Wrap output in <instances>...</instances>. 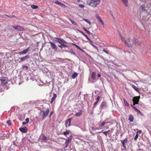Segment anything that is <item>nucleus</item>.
I'll use <instances>...</instances> for the list:
<instances>
[{
  "instance_id": "nucleus-43",
  "label": "nucleus",
  "mask_w": 151,
  "mask_h": 151,
  "mask_svg": "<svg viewBox=\"0 0 151 151\" xmlns=\"http://www.w3.org/2000/svg\"><path fill=\"white\" fill-rule=\"evenodd\" d=\"M102 51L105 52L107 54H109V52H108V51H106V50H105V49H103L102 50Z\"/></svg>"
},
{
  "instance_id": "nucleus-32",
  "label": "nucleus",
  "mask_w": 151,
  "mask_h": 151,
  "mask_svg": "<svg viewBox=\"0 0 151 151\" xmlns=\"http://www.w3.org/2000/svg\"><path fill=\"white\" fill-rule=\"evenodd\" d=\"M70 132V131L69 130H68L66 131L65 132H63V134L64 135H65L68 134Z\"/></svg>"
},
{
  "instance_id": "nucleus-61",
  "label": "nucleus",
  "mask_w": 151,
  "mask_h": 151,
  "mask_svg": "<svg viewBox=\"0 0 151 151\" xmlns=\"http://www.w3.org/2000/svg\"><path fill=\"white\" fill-rule=\"evenodd\" d=\"M139 133H142V132L141 130H139Z\"/></svg>"
},
{
  "instance_id": "nucleus-36",
  "label": "nucleus",
  "mask_w": 151,
  "mask_h": 151,
  "mask_svg": "<svg viewBox=\"0 0 151 151\" xmlns=\"http://www.w3.org/2000/svg\"><path fill=\"white\" fill-rule=\"evenodd\" d=\"M124 103L125 106H129V104L125 100H124Z\"/></svg>"
},
{
  "instance_id": "nucleus-24",
  "label": "nucleus",
  "mask_w": 151,
  "mask_h": 151,
  "mask_svg": "<svg viewBox=\"0 0 151 151\" xmlns=\"http://www.w3.org/2000/svg\"><path fill=\"white\" fill-rule=\"evenodd\" d=\"M131 86L132 87L137 91H139V89L137 87L135 86L134 85H132Z\"/></svg>"
},
{
  "instance_id": "nucleus-47",
  "label": "nucleus",
  "mask_w": 151,
  "mask_h": 151,
  "mask_svg": "<svg viewBox=\"0 0 151 151\" xmlns=\"http://www.w3.org/2000/svg\"><path fill=\"white\" fill-rule=\"evenodd\" d=\"M79 7L81 8H83L84 7V6L83 4H81L79 5Z\"/></svg>"
},
{
  "instance_id": "nucleus-42",
  "label": "nucleus",
  "mask_w": 151,
  "mask_h": 151,
  "mask_svg": "<svg viewBox=\"0 0 151 151\" xmlns=\"http://www.w3.org/2000/svg\"><path fill=\"white\" fill-rule=\"evenodd\" d=\"M92 37H93L95 39H96L97 38V36L95 35H93L92 34V35H91Z\"/></svg>"
},
{
  "instance_id": "nucleus-64",
  "label": "nucleus",
  "mask_w": 151,
  "mask_h": 151,
  "mask_svg": "<svg viewBox=\"0 0 151 151\" xmlns=\"http://www.w3.org/2000/svg\"><path fill=\"white\" fill-rule=\"evenodd\" d=\"M109 131H110L109 130L108 131H106V132H108V133Z\"/></svg>"
},
{
  "instance_id": "nucleus-50",
  "label": "nucleus",
  "mask_w": 151,
  "mask_h": 151,
  "mask_svg": "<svg viewBox=\"0 0 151 151\" xmlns=\"http://www.w3.org/2000/svg\"><path fill=\"white\" fill-rule=\"evenodd\" d=\"M133 108L134 109V110L136 111L137 109H138L136 107H134V106H133Z\"/></svg>"
},
{
  "instance_id": "nucleus-49",
  "label": "nucleus",
  "mask_w": 151,
  "mask_h": 151,
  "mask_svg": "<svg viewBox=\"0 0 151 151\" xmlns=\"http://www.w3.org/2000/svg\"><path fill=\"white\" fill-rule=\"evenodd\" d=\"M75 47L78 49L80 50V49H81V48L78 46V45H75Z\"/></svg>"
},
{
  "instance_id": "nucleus-13",
  "label": "nucleus",
  "mask_w": 151,
  "mask_h": 151,
  "mask_svg": "<svg viewBox=\"0 0 151 151\" xmlns=\"http://www.w3.org/2000/svg\"><path fill=\"white\" fill-rule=\"evenodd\" d=\"M29 58V56L28 55H27L23 58H20L19 59L20 60V61H19V63H20L22 61H24L25 60H26Z\"/></svg>"
},
{
  "instance_id": "nucleus-11",
  "label": "nucleus",
  "mask_w": 151,
  "mask_h": 151,
  "mask_svg": "<svg viewBox=\"0 0 151 151\" xmlns=\"http://www.w3.org/2000/svg\"><path fill=\"white\" fill-rule=\"evenodd\" d=\"M19 130L22 133H26L27 131V128L26 127H20L19 128Z\"/></svg>"
},
{
  "instance_id": "nucleus-27",
  "label": "nucleus",
  "mask_w": 151,
  "mask_h": 151,
  "mask_svg": "<svg viewBox=\"0 0 151 151\" xmlns=\"http://www.w3.org/2000/svg\"><path fill=\"white\" fill-rule=\"evenodd\" d=\"M55 3L57 4H58L60 6H65L63 5V4L61 2H59L58 1H55Z\"/></svg>"
},
{
  "instance_id": "nucleus-45",
  "label": "nucleus",
  "mask_w": 151,
  "mask_h": 151,
  "mask_svg": "<svg viewBox=\"0 0 151 151\" xmlns=\"http://www.w3.org/2000/svg\"><path fill=\"white\" fill-rule=\"evenodd\" d=\"M7 123L9 125H11V122L10 120H8L7 121Z\"/></svg>"
},
{
  "instance_id": "nucleus-40",
  "label": "nucleus",
  "mask_w": 151,
  "mask_h": 151,
  "mask_svg": "<svg viewBox=\"0 0 151 151\" xmlns=\"http://www.w3.org/2000/svg\"><path fill=\"white\" fill-rule=\"evenodd\" d=\"M98 103V102H96V101L94 103L93 105V106L92 107V108H95V107L96 106L97 104Z\"/></svg>"
},
{
  "instance_id": "nucleus-17",
  "label": "nucleus",
  "mask_w": 151,
  "mask_h": 151,
  "mask_svg": "<svg viewBox=\"0 0 151 151\" xmlns=\"http://www.w3.org/2000/svg\"><path fill=\"white\" fill-rule=\"evenodd\" d=\"M134 40V44L135 45H140L139 42L138 41V40L136 39L135 38H133Z\"/></svg>"
},
{
  "instance_id": "nucleus-57",
  "label": "nucleus",
  "mask_w": 151,
  "mask_h": 151,
  "mask_svg": "<svg viewBox=\"0 0 151 151\" xmlns=\"http://www.w3.org/2000/svg\"><path fill=\"white\" fill-rule=\"evenodd\" d=\"M100 58L104 60V58L102 56H101Z\"/></svg>"
},
{
  "instance_id": "nucleus-53",
  "label": "nucleus",
  "mask_w": 151,
  "mask_h": 151,
  "mask_svg": "<svg viewBox=\"0 0 151 151\" xmlns=\"http://www.w3.org/2000/svg\"><path fill=\"white\" fill-rule=\"evenodd\" d=\"M27 123L26 122H23L22 123V124L23 125H25Z\"/></svg>"
},
{
  "instance_id": "nucleus-59",
  "label": "nucleus",
  "mask_w": 151,
  "mask_h": 151,
  "mask_svg": "<svg viewBox=\"0 0 151 151\" xmlns=\"http://www.w3.org/2000/svg\"><path fill=\"white\" fill-rule=\"evenodd\" d=\"M58 46L60 47L61 49H62V47L61 45H58Z\"/></svg>"
},
{
  "instance_id": "nucleus-34",
  "label": "nucleus",
  "mask_w": 151,
  "mask_h": 151,
  "mask_svg": "<svg viewBox=\"0 0 151 151\" xmlns=\"http://www.w3.org/2000/svg\"><path fill=\"white\" fill-rule=\"evenodd\" d=\"M70 21L73 24L75 25H77V23L75 22L73 20L70 19Z\"/></svg>"
},
{
  "instance_id": "nucleus-63",
  "label": "nucleus",
  "mask_w": 151,
  "mask_h": 151,
  "mask_svg": "<svg viewBox=\"0 0 151 151\" xmlns=\"http://www.w3.org/2000/svg\"><path fill=\"white\" fill-rule=\"evenodd\" d=\"M1 147L0 146V151H1Z\"/></svg>"
},
{
  "instance_id": "nucleus-48",
  "label": "nucleus",
  "mask_w": 151,
  "mask_h": 151,
  "mask_svg": "<svg viewBox=\"0 0 151 151\" xmlns=\"http://www.w3.org/2000/svg\"><path fill=\"white\" fill-rule=\"evenodd\" d=\"M26 122L27 123L29 122V119L28 118H27L25 119Z\"/></svg>"
},
{
  "instance_id": "nucleus-20",
  "label": "nucleus",
  "mask_w": 151,
  "mask_h": 151,
  "mask_svg": "<svg viewBox=\"0 0 151 151\" xmlns=\"http://www.w3.org/2000/svg\"><path fill=\"white\" fill-rule=\"evenodd\" d=\"M128 120L130 121V122H133L134 120V117L133 115H130L129 116Z\"/></svg>"
},
{
  "instance_id": "nucleus-55",
  "label": "nucleus",
  "mask_w": 151,
  "mask_h": 151,
  "mask_svg": "<svg viewBox=\"0 0 151 151\" xmlns=\"http://www.w3.org/2000/svg\"><path fill=\"white\" fill-rule=\"evenodd\" d=\"M91 45H92V46L93 47L95 48H96V49H97V47L95 46V45H94L93 44H91Z\"/></svg>"
},
{
  "instance_id": "nucleus-46",
  "label": "nucleus",
  "mask_w": 151,
  "mask_h": 151,
  "mask_svg": "<svg viewBox=\"0 0 151 151\" xmlns=\"http://www.w3.org/2000/svg\"><path fill=\"white\" fill-rule=\"evenodd\" d=\"M102 132L105 134L106 136H107V133H108V132H106V131L105 132H102Z\"/></svg>"
},
{
  "instance_id": "nucleus-3",
  "label": "nucleus",
  "mask_w": 151,
  "mask_h": 151,
  "mask_svg": "<svg viewBox=\"0 0 151 151\" xmlns=\"http://www.w3.org/2000/svg\"><path fill=\"white\" fill-rule=\"evenodd\" d=\"M128 42H126L125 45L129 47H132L134 44L133 39L132 40H130L129 38L127 40Z\"/></svg>"
},
{
  "instance_id": "nucleus-10",
  "label": "nucleus",
  "mask_w": 151,
  "mask_h": 151,
  "mask_svg": "<svg viewBox=\"0 0 151 151\" xmlns=\"http://www.w3.org/2000/svg\"><path fill=\"white\" fill-rule=\"evenodd\" d=\"M30 50L29 47H28L27 49H26L19 52V54L20 55L25 54L27 52L29 51Z\"/></svg>"
},
{
  "instance_id": "nucleus-25",
  "label": "nucleus",
  "mask_w": 151,
  "mask_h": 151,
  "mask_svg": "<svg viewBox=\"0 0 151 151\" xmlns=\"http://www.w3.org/2000/svg\"><path fill=\"white\" fill-rule=\"evenodd\" d=\"M83 29L88 35H92V34L88 30L86 29L85 28H83Z\"/></svg>"
},
{
  "instance_id": "nucleus-29",
  "label": "nucleus",
  "mask_w": 151,
  "mask_h": 151,
  "mask_svg": "<svg viewBox=\"0 0 151 151\" xmlns=\"http://www.w3.org/2000/svg\"><path fill=\"white\" fill-rule=\"evenodd\" d=\"M31 7L33 9H37L38 7L37 6L32 5L31 6Z\"/></svg>"
},
{
  "instance_id": "nucleus-52",
  "label": "nucleus",
  "mask_w": 151,
  "mask_h": 151,
  "mask_svg": "<svg viewBox=\"0 0 151 151\" xmlns=\"http://www.w3.org/2000/svg\"><path fill=\"white\" fill-rule=\"evenodd\" d=\"M7 16L9 17H15L14 16V15H11L10 16H8V15H7Z\"/></svg>"
},
{
  "instance_id": "nucleus-35",
  "label": "nucleus",
  "mask_w": 151,
  "mask_h": 151,
  "mask_svg": "<svg viewBox=\"0 0 151 151\" xmlns=\"http://www.w3.org/2000/svg\"><path fill=\"white\" fill-rule=\"evenodd\" d=\"M121 39L122 41L125 44L127 42L126 40L123 37H121Z\"/></svg>"
},
{
  "instance_id": "nucleus-39",
  "label": "nucleus",
  "mask_w": 151,
  "mask_h": 151,
  "mask_svg": "<svg viewBox=\"0 0 151 151\" xmlns=\"http://www.w3.org/2000/svg\"><path fill=\"white\" fill-rule=\"evenodd\" d=\"M22 68L23 69L25 68L26 70L28 69V66L26 65H23Z\"/></svg>"
},
{
  "instance_id": "nucleus-62",
  "label": "nucleus",
  "mask_w": 151,
  "mask_h": 151,
  "mask_svg": "<svg viewBox=\"0 0 151 151\" xmlns=\"http://www.w3.org/2000/svg\"><path fill=\"white\" fill-rule=\"evenodd\" d=\"M72 44L73 45H74L75 46V45H76V44H74V43H73Z\"/></svg>"
},
{
  "instance_id": "nucleus-22",
  "label": "nucleus",
  "mask_w": 151,
  "mask_h": 151,
  "mask_svg": "<svg viewBox=\"0 0 151 151\" xmlns=\"http://www.w3.org/2000/svg\"><path fill=\"white\" fill-rule=\"evenodd\" d=\"M81 111L80 110L79 112L76 113L75 114V115L76 116H79L81 115Z\"/></svg>"
},
{
  "instance_id": "nucleus-23",
  "label": "nucleus",
  "mask_w": 151,
  "mask_h": 151,
  "mask_svg": "<svg viewBox=\"0 0 151 151\" xmlns=\"http://www.w3.org/2000/svg\"><path fill=\"white\" fill-rule=\"evenodd\" d=\"M78 76V74L76 72H74L72 75V78L75 79Z\"/></svg>"
},
{
  "instance_id": "nucleus-54",
  "label": "nucleus",
  "mask_w": 151,
  "mask_h": 151,
  "mask_svg": "<svg viewBox=\"0 0 151 151\" xmlns=\"http://www.w3.org/2000/svg\"><path fill=\"white\" fill-rule=\"evenodd\" d=\"M71 54H73V55H76V54H75V52H71Z\"/></svg>"
},
{
  "instance_id": "nucleus-28",
  "label": "nucleus",
  "mask_w": 151,
  "mask_h": 151,
  "mask_svg": "<svg viewBox=\"0 0 151 151\" xmlns=\"http://www.w3.org/2000/svg\"><path fill=\"white\" fill-rule=\"evenodd\" d=\"M83 19L86 22L88 23L89 25H91V22L88 19L83 18Z\"/></svg>"
},
{
  "instance_id": "nucleus-7",
  "label": "nucleus",
  "mask_w": 151,
  "mask_h": 151,
  "mask_svg": "<svg viewBox=\"0 0 151 151\" xmlns=\"http://www.w3.org/2000/svg\"><path fill=\"white\" fill-rule=\"evenodd\" d=\"M49 43L50 44L52 48L55 51H57V48L56 44L53 42L51 41H50Z\"/></svg>"
},
{
  "instance_id": "nucleus-15",
  "label": "nucleus",
  "mask_w": 151,
  "mask_h": 151,
  "mask_svg": "<svg viewBox=\"0 0 151 151\" xmlns=\"http://www.w3.org/2000/svg\"><path fill=\"white\" fill-rule=\"evenodd\" d=\"M55 39H56L57 40H58V41H60V42H61L62 43V42L64 43H67V42L65 41L64 40H63V39H61L60 38H58V37H55ZM55 41H56L57 42V41H58L57 40H55Z\"/></svg>"
},
{
  "instance_id": "nucleus-19",
  "label": "nucleus",
  "mask_w": 151,
  "mask_h": 151,
  "mask_svg": "<svg viewBox=\"0 0 151 151\" xmlns=\"http://www.w3.org/2000/svg\"><path fill=\"white\" fill-rule=\"evenodd\" d=\"M56 97H57L55 93H54L53 95V97L52 98V99H51V101H50V103L51 104H52L53 102V101H54L55 99L56 98Z\"/></svg>"
},
{
  "instance_id": "nucleus-56",
  "label": "nucleus",
  "mask_w": 151,
  "mask_h": 151,
  "mask_svg": "<svg viewBox=\"0 0 151 151\" xmlns=\"http://www.w3.org/2000/svg\"><path fill=\"white\" fill-rule=\"evenodd\" d=\"M98 77L99 78V77H101V75L100 74H98Z\"/></svg>"
},
{
  "instance_id": "nucleus-31",
  "label": "nucleus",
  "mask_w": 151,
  "mask_h": 151,
  "mask_svg": "<svg viewBox=\"0 0 151 151\" xmlns=\"http://www.w3.org/2000/svg\"><path fill=\"white\" fill-rule=\"evenodd\" d=\"M57 42L59 43L62 46L64 47H68V46L67 45L63 44V43L60 42V41H57Z\"/></svg>"
},
{
  "instance_id": "nucleus-1",
  "label": "nucleus",
  "mask_w": 151,
  "mask_h": 151,
  "mask_svg": "<svg viewBox=\"0 0 151 151\" xmlns=\"http://www.w3.org/2000/svg\"><path fill=\"white\" fill-rule=\"evenodd\" d=\"M100 1V0H91L90 2L87 1V3L92 7H96L99 4Z\"/></svg>"
},
{
  "instance_id": "nucleus-26",
  "label": "nucleus",
  "mask_w": 151,
  "mask_h": 151,
  "mask_svg": "<svg viewBox=\"0 0 151 151\" xmlns=\"http://www.w3.org/2000/svg\"><path fill=\"white\" fill-rule=\"evenodd\" d=\"M123 1L124 4L126 6H127L128 5L127 0H122Z\"/></svg>"
},
{
  "instance_id": "nucleus-14",
  "label": "nucleus",
  "mask_w": 151,
  "mask_h": 151,
  "mask_svg": "<svg viewBox=\"0 0 151 151\" xmlns=\"http://www.w3.org/2000/svg\"><path fill=\"white\" fill-rule=\"evenodd\" d=\"M72 119V118H70V119H68V120H67V121H66L65 123V124L66 126V127H67V125L68 124V126L69 127L70 126V121Z\"/></svg>"
},
{
  "instance_id": "nucleus-9",
  "label": "nucleus",
  "mask_w": 151,
  "mask_h": 151,
  "mask_svg": "<svg viewBox=\"0 0 151 151\" xmlns=\"http://www.w3.org/2000/svg\"><path fill=\"white\" fill-rule=\"evenodd\" d=\"M72 139V136H70V137H68L65 140V148H66L67 147L68 144L70 142L71 140Z\"/></svg>"
},
{
  "instance_id": "nucleus-41",
  "label": "nucleus",
  "mask_w": 151,
  "mask_h": 151,
  "mask_svg": "<svg viewBox=\"0 0 151 151\" xmlns=\"http://www.w3.org/2000/svg\"><path fill=\"white\" fill-rule=\"evenodd\" d=\"M100 98V96H98L97 98L96 99V101L98 102L99 101Z\"/></svg>"
},
{
  "instance_id": "nucleus-6",
  "label": "nucleus",
  "mask_w": 151,
  "mask_h": 151,
  "mask_svg": "<svg viewBox=\"0 0 151 151\" xmlns=\"http://www.w3.org/2000/svg\"><path fill=\"white\" fill-rule=\"evenodd\" d=\"M139 99L140 96H136L134 97L133 99L134 105H135L138 103Z\"/></svg>"
},
{
  "instance_id": "nucleus-4",
  "label": "nucleus",
  "mask_w": 151,
  "mask_h": 151,
  "mask_svg": "<svg viewBox=\"0 0 151 151\" xmlns=\"http://www.w3.org/2000/svg\"><path fill=\"white\" fill-rule=\"evenodd\" d=\"M108 107L106 102V101H104L101 102L99 108L101 110L104 109H106Z\"/></svg>"
},
{
  "instance_id": "nucleus-60",
  "label": "nucleus",
  "mask_w": 151,
  "mask_h": 151,
  "mask_svg": "<svg viewBox=\"0 0 151 151\" xmlns=\"http://www.w3.org/2000/svg\"><path fill=\"white\" fill-rule=\"evenodd\" d=\"M52 111L50 113V116H51V115L52 114Z\"/></svg>"
},
{
  "instance_id": "nucleus-5",
  "label": "nucleus",
  "mask_w": 151,
  "mask_h": 151,
  "mask_svg": "<svg viewBox=\"0 0 151 151\" xmlns=\"http://www.w3.org/2000/svg\"><path fill=\"white\" fill-rule=\"evenodd\" d=\"M0 80L3 84L5 85L8 83V78L6 77H2L1 78Z\"/></svg>"
},
{
  "instance_id": "nucleus-21",
  "label": "nucleus",
  "mask_w": 151,
  "mask_h": 151,
  "mask_svg": "<svg viewBox=\"0 0 151 151\" xmlns=\"http://www.w3.org/2000/svg\"><path fill=\"white\" fill-rule=\"evenodd\" d=\"M78 31L80 32L81 33V34H82L83 36H85L86 38L88 40H90V41H91V42H92L90 39L86 35H85L84 33H83L81 31L79 30H78Z\"/></svg>"
},
{
  "instance_id": "nucleus-37",
  "label": "nucleus",
  "mask_w": 151,
  "mask_h": 151,
  "mask_svg": "<svg viewBox=\"0 0 151 151\" xmlns=\"http://www.w3.org/2000/svg\"><path fill=\"white\" fill-rule=\"evenodd\" d=\"M106 124V122H103L102 123L100 124L99 126L100 127H102L103 126Z\"/></svg>"
},
{
  "instance_id": "nucleus-12",
  "label": "nucleus",
  "mask_w": 151,
  "mask_h": 151,
  "mask_svg": "<svg viewBox=\"0 0 151 151\" xmlns=\"http://www.w3.org/2000/svg\"><path fill=\"white\" fill-rule=\"evenodd\" d=\"M127 141H128V140H127V138H125L124 139L121 140V142L123 145V146L124 148L125 149H126V146L125 145V144L127 142Z\"/></svg>"
},
{
  "instance_id": "nucleus-58",
  "label": "nucleus",
  "mask_w": 151,
  "mask_h": 151,
  "mask_svg": "<svg viewBox=\"0 0 151 151\" xmlns=\"http://www.w3.org/2000/svg\"><path fill=\"white\" fill-rule=\"evenodd\" d=\"M92 129L93 130H96V129L95 128L93 127L92 128Z\"/></svg>"
},
{
  "instance_id": "nucleus-51",
  "label": "nucleus",
  "mask_w": 151,
  "mask_h": 151,
  "mask_svg": "<svg viewBox=\"0 0 151 151\" xmlns=\"http://www.w3.org/2000/svg\"><path fill=\"white\" fill-rule=\"evenodd\" d=\"M80 50L81 51L83 52V53H85V52L83 50H82V49H81H81H80Z\"/></svg>"
},
{
  "instance_id": "nucleus-8",
  "label": "nucleus",
  "mask_w": 151,
  "mask_h": 151,
  "mask_svg": "<svg viewBox=\"0 0 151 151\" xmlns=\"http://www.w3.org/2000/svg\"><path fill=\"white\" fill-rule=\"evenodd\" d=\"M13 27L15 29L19 31H22L24 30L23 28L19 25H17L16 26H13Z\"/></svg>"
},
{
  "instance_id": "nucleus-18",
  "label": "nucleus",
  "mask_w": 151,
  "mask_h": 151,
  "mask_svg": "<svg viewBox=\"0 0 151 151\" xmlns=\"http://www.w3.org/2000/svg\"><path fill=\"white\" fill-rule=\"evenodd\" d=\"M96 75V72H92V75L91 76V79L93 80H94L95 79V76Z\"/></svg>"
},
{
  "instance_id": "nucleus-44",
  "label": "nucleus",
  "mask_w": 151,
  "mask_h": 151,
  "mask_svg": "<svg viewBox=\"0 0 151 151\" xmlns=\"http://www.w3.org/2000/svg\"><path fill=\"white\" fill-rule=\"evenodd\" d=\"M138 135L137 134L136 136H135V137L134 138V140H137V139L138 138Z\"/></svg>"
},
{
  "instance_id": "nucleus-16",
  "label": "nucleus",
  "mask_w": 151,
  "mask_h": 151,
  "mask_svg": "<svg viewBox=\"0 0 151 151\" xmlns=\"http://www.w3.org/2000/svg\"><path fill=\"white\" fill-rule=\"evenodd\" d=\"M96 18L97 19H98L99 20V21L101 23V24L103 25H104V23L102 21V20H101V18L100 17L99 15L98 14H96Z\"/></svg>"
},
{
  "instance_id": "nucleus-33",
  "label": "nucleus",
  "mask_w": 151,
  "mask_h": 151,
  "mask_svg": "<svg viewBox=\"0 0 151 151\" xmlns=\"http://www.w3.org/2000/svg\"><path fill=\"white\" fill-rule=\"evenodd\" d=\"M137 113H139L142 116H143V114L138 109H137V110L136 111Z\"/></svg>"
},
{
  "instance_id": "nucleus-38",
  "label": "nucleus",
  "mask_w": 151,
  "mask_h": 151,
  "mask_svg": "<svg viewBox=\"0 0 151 151\" xmlns=\"http://www.w3.org/2000/svg\"><path fill=\"white\" fill-rule=\"evenodd\" d=\"M42 140H46L47 139V138L44 135H43L41 139Z\"/></svg>"
},
{
  "instance_id": "nucleus-2",
  "label": "nucleus",
  "mask_w": 151,
  "mask_h": 151,
  "mask_svg": "<svg viewBox=\"0 0 151 151\" xmlns=\"http://www.w3.org/2000/svg\"><path fill=\"white\" fill-rule=\"evenodd\" d=\"M41 111L43 113L42 120H43L48 115L49 110V108H47L45 111L44 110H43Z\"/></svg>"
},
{
  "instance_id": "nucleus-30",
  "label": "nucleus",
  "mask_w": 151,
  "mask_h": 151,
  "mask_svg": "<svg viewBox=\"0 0 151 151\" xmlns=\"http://www.w3.org/2000/svg\"><path fill=\"white\" fill-rule=\"evenodd\" d=\"M141 7L142 11L145 12L147 11L145 9V5H142L141 6Z\"/></svg>"
}]
</instances>
